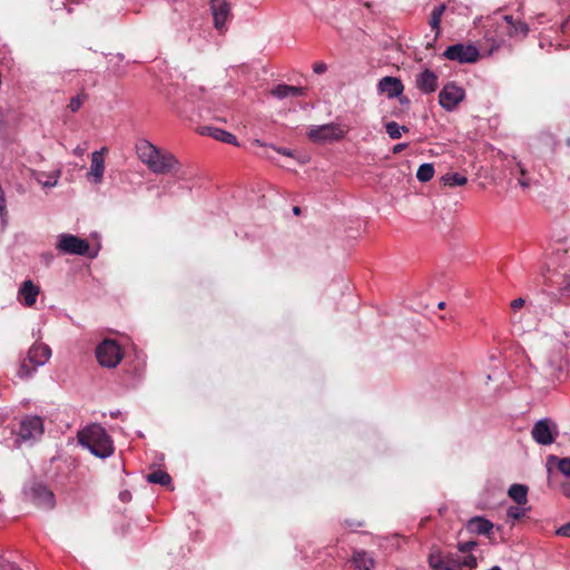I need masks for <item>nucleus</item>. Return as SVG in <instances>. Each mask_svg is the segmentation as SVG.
Instances as JSON below:
<instances>
[{"label":"nucleus","instance_id":"nucleus-20","mask_svg":"<svg viewBox=\"0 0 570 570\" xmlns=\"http://www.w3.org/2000/svg\"><path fill=\"white\" fill-rule=\"evenodd\" d=\"M492 529L493 523L482 517H474L466 523V530L474 534H489Z\"/></svg>","mask_w":570,"mask_h":570},{"label":"nucleus","instance_id":"nucleus-16","mask_svg":"<svg viewBox=\"0 0 570 570\" xmlns=\"http://www.w3.org/2000/svg\"><path fill=\"white\" fill-rule=\"evenodd\" d=\"M439 78L436 73L430 69H425L415 77V85L423 94H432L439 87Z\"/></svg>","mask_w":570,"mask_h":570},{"label":"nucleus","instance_id":"nucleus-39","mask_svg":"<svg viewBox=\"0 0 570 570\" xmlns=\"http://www.w3.org/2000/svg\"><path fill=\"white\" fill-rule=\"evenodd\" d=\"M407 147V144L405 142H402V144H397L393 147V154H400L402 153L405 148Z\"/></svg>","mask_w":570,"mask_h":570},{"label":"nucleus","instance_id":"nucleus-29","mask_svg":"<svg viewBox=\"0 0 570 570\" xmlns=\"http://www.w3.org/2000/svg\"><path fill=\"white\" fill-rule=\"evenodd\" d=\"M385 129L387 135L392 139H399L402 136V132H407L409 128L406 126H400L395 121H390L385 125Z\"/></svg>","mask_w":570,"mask_h":570},{"label":"nucleus","instance_id":"nucleus-38","mask_svg":"<svg viewBox=\"0 0 570 570\" xmlns=\"http://www.w3.org/2000/svg\"><path fill=\"white\" fill-rule=\"evenodd\" d=\"M561 491L567 498H570V481L561 483Z\"/></svg>","mask_w":570,"mask_h":570},{"label":"nucleus","instance_id":"nucleus-36","mask_svg":"<svg viewBox=\"0 0 570 570\" xmlns=\"http://www.w3.org/2000/svg\"><path fill=\"white\" fill-rule=\"evenodd\" d=\"M524 303H525V302H524V299H523V298H521V297H519V298L513 299V301L511 302L510 306H511V308H512L513 311H518V309H520L521 307H523Z\"/></svg>","mask_w":570,"mask_h":570},{"label":"nucleus","instance_id":"nucleus-32","mask_svg":"<svg viewBox=\"0 0 570 570\" xmlns=\"http://www.w3.org/2000/svg\"><path fill=\"white\" fill-rule=\"evenodd\" d=\"M560 293L562 296L570 298V275H564L560 284Z\"/></svg>","mask_w":570,"mask_h":570},{"label":"nucleus","instance_id":"nucleus-11","mask_svg":"<svg viewBox=\"0 0 570 570\" xmlns=\"http://www.w3.org/2000/svg\"><path fill=\"white\" fill-rule=\"evenodd\" d=\"M465 91L454 82L446 83L439 94L440 105L448 111H452L464 99Z\"/></svg>","mask_w":570,"mask_h":570},{"label":"nucleus","instance_id":"nucleus-2","mask_svg":"<svg viewBox=\"0 0 570 570\" xmlns=\"http://www.w3.org/2000/svg\"><path fill=\"white\" fill-rule=\"evenodd\" d=\"M79 443L94 455L105 459L112 454L114 446L110 436L99 424L87 426L78 434Z\"/></svg>","mask_w":570,"mask_h":570},{"label":"nucleus","instance_id":"nucleus-22","mask_svg":"<svg viewBox=\"0 0 570 570\" xmlns=\"http://www.w3.org/2000/svg\"><path fill=\"white\" fill-rule=\"evenodd\" d=\"M553 464H556L560 473L570 478V456L559 458L553 454L549 455L547 459V470L549 475L551 474Z\"/></svg>","mask_w":570,"mask_h":570},{"label":"nucleus","instance_id":"nucleus-35","mask_svg":"<svg viewBox=\"0 0 570 570\" xmlns=\"http://www.w3.org/2000/svg\"><path fill=\"white\" fill-rule=\"evenodd\" d=\"M313 70L315 73H324L327 70V66L324 62H316L313 66Z\"/></svg>","mask_w":570,"mask_h":570},{"label":"nucleus","instance_id":"nucleus-43","mask_svg":"<svg viewBox=\"0 0 570 570\" xmlns=\"http://www.w3.org/2000/svg\"><path fill=\"white\" fill-rule=\"evenodd\" d=\"M253 144L257 146H264V144L259 139L254 140Z\"/></svg>","mask_w":570,"mask_h":570},{"label":"nucleus","instance_id":"nucleus-23","mask_svg":"<svg viewBox=\"0 0 570 570\" xmlns=\"http://www.w3.org/2000/svg\"><path fill=\"white\" fill-rule=\"evenodd\" d=\"M304 91H305V89L302 87H295V86H289V85H285V83H279L275 88L272 89L271 94L278 99H284L289 96H292V97L303 96Z\"/></svg>","mask_w":570,"mask_h":570},{"label":"nucleus","instance_id":"nucleus-34","mask_svg":"<svg viewBox=\"0 0 570 570\" xmlns=\"http://www.w3.org/2000/svg\"><path fill=\"white\" fill-rule=\"evenodd\" d=\"M518 169H519V173L521 175V178L519 179V184L522 186V187H529L530 186V183L528 179L524 178L525 176V169L524 167L519 163L518 165Z\"/></svg>","mask_w":570,"mask_h":570},{"label":"nucleus","instance_id":"nucleus-19","mask_svg":"<svg viewBox=\"0 0 570 570\" xmlns=\"http://www.w3.org/2000/svg\"><path fill=\"white\" fill-rule=\"evenodd\" d=\"M352 562L356 570H373L375 567L374 558L364 550L354 551Z\"/></svg>","mask_w":570,"mask_h":570},{"label":"nucleus","instance_id":"nucleus-10","mask_svg":"<svg viewBox=\"0 0 570 570\" xmlns=\"http://www.w3.org/2000/svg\"><path fill=\"white\" fill-rule=\"evenodd\" d=\"M344 135L345 130L335 124L311 127L307 131L308 138L314 142L338 140Z\"/></svg>","mask_w":570,"mask_h":570},{"label":"nucleus","instance_id":"nucleus-21","mask_svg":"<svg viewBox=\"0 0 570 570\" xmlns=\"http://www.w3.org/2000/svg\"><path fill=\"white\" fill-rule=\"evenodd\" d=\"M200 134L208 135L214 139L226 144L237 145V139L233 134L216 127H203Z\"/></svg>","mask_w":570,"mask_h":570},{"label":"nucleus","instance_id":"nucleus-4","mask_svg":"<svg viewBox=\"0 0 570 570\" xmlns=\"http://www.w3.org/2000/svg\"><path fill=\"white\" fill-rule=\"evenodd\" d=\"M51 356V348L47 344H33L28 353L27 357L22 358L18 370V376L21 380L31 377L37 368L46 364Z\"/></svg>","mask_w":570,"mask_h":570},{"label":"nucleus","instance_id":"nucleus-13","mask_svg":"<svg viewBox=\"0 0 570 570\" xmlns=\"http://www.w3.org/2000/svg\"><path fill=\"white\" fill-rule=\"evenodd\" d=\"M28 495L37 507L43 509H52L55 507L52 491L42 483H33L28 491Z\"/></svg>","mask_w":570,"mask_h":570},{"label":"nucleus","instance_id":"nucleus-24","mask_svg":"<svg viewBox=\"0 0 570 570\" xmlns=\"http://www.w3.org/2000/svg\"><path fill=\"white\" fill-rule=\"evenodd\" d=\"M509 497L518 504L524 505L528 502V487L523 484H512L508 491Z\"/></svg>","mask_w":570,"mask_h":570},{"label":"nucleus","instance_id":"nucleus-7","mask_svg":"<svg viewBox=\"0 0 570 570\" xmlns=\"http://www.w3.org/2000/svg\"><path fill=\"white\" fill-rule=\"evenodd\" d=\"M56 248L62 254L83 256L88 253L90 246L87 239L72 234H60Z\"/></svg>","mask_w":570,"mask_h":570},{"label":"nucleus","instance_id":"nucleus-8","mask_svg":"<svg viewBox=\"0 0 570 570\" xmlns=\"http://www.w3.org/2000/svg\"><path fill=\"white\" fill-rule=\"evenodd\" d=\"M532 439L541 445H550L558 436V426L549 419L539 420L532 428Z\"/></svg>","mask_w":570,"mask_h":570},{"label":"nucleus","instance_id":"nucleus-26","mask_svg":"<svg viewBox=\"0 0 570 570\" xmlns=\"http://www.w3.org/2000/svg\"><path fill=\"white\" fill-rule=\"evenodd\" d=\"M445 9H446L445 4L441 3V4L436 6L431 12L430 26H431L432 30L436 31V35L440 32L441 19H442V16H443Z\"/></svg>","mask_w":570,"mask_h":570},{"label":"nucleus","instance_id":"nucleus-30","mask_svg":"<svg viewBox=\"0 0 570 570\" xmlns=\"http://www.w3.org/2000/svg\"><path fill=\"white\" fill-rule=\"evenodd\" d=\"M88 99V95L85 91L79 92L77 96L72 97L70 99V102L68 105V108L72 112H77L82 104Z\"/></svg>","mask_w":570,"mask_h":570},{"label":"nucleus","instance_id":"nucleus-42","mask_svg":"<svg viewBox=\"0 0 570 570\" xmlns=\"http://www.w3.org/2000/svg\"><path fill=\"white\" fill-rule=\"evenodd\" d=\"M293 213H294V215H296V216L301 215V213H302L301 207H298V206H294V207H293Z\"/></svg>","mask_w":570,"mask_h":570},{"label":"nucleus","instance_id":"nucleus-33","mask_svg":"<svg viewBox=\"0 0 570 570\" xmlns=\"http://www.w3.org/2000/svg\"><path fill=\"white\" fill-rule=\"evenodd\" d=\"M476 546V542L474 541H468L464 543L459 544V552L461 553H469L474 547Z\"/></svg>","mask_w":570,"mask_h":570},{"label":"nucleus","instance_id":"nucleus-1","mask_svg":"<svg viewBox=\"0 0 570 570\" xmlns=\"http://www.w3.org/2000/svg\"><path fill=\"white\" fill-rule=\"evenodd\" d=\"M137 154L141 161L155 174H168L178 165L176 157L163 151L147 140L137 145Z\"/></svg>","mask_w":570,"mask_h":570},{"label":"nucleus","instance_id":"nucleus-37","mask_svg":"<svg viewBox=\"0 0 570 570\" xmlns=\"http://www.w3.org/2000/svg\"><path fill=\"white\" fill-rule=\"evenodd\" d=\"M558 535L570 537V522L557 530Z\"/></svg>","mask_w":570,"mask_h":570},{"label":"nucleus","instance_id":"nucleus-25","mask_svg":"<svg viewBox=\"0 0 570 570\" xmlns=\"http://www.w3.org/2000/svg\"><path fill=\"white\" fill-rule=\"evenodd\" d=\"M147 481L149 483L169 487L171 483V476L163 470H156V471L147 474Z\"/></svg>","mask_w":570,"mask_h":570},{"label":"nucleus","instance_id":"nucleus-44","mask_svg":"<svg viewBox=\"0 0 570 570\" xmlns=\"http://www.w3.org/2000/svg\"><path fill=\"white\" fill-rule=\"evenodd\" d=\"M444 306H445V303H444V302H441V303H439V305H438V307H439L440 309H443V308H444Z\"/></svg>","mask_w":570,"mask_h":570},{"label":"nucleus","instance_id":"nucleus-41","mask_svg":"<svg viewBox=\"0 0 570 570\" xmlns=\"http://www.w3.org/2000/svg\"><path fill=\"white\" fill-rule=\"evenodd\" d=\"M73 154L77 155V156H82L83 155V149L80 148V147H77L75 150H73Z\"/></svg>","mask_w":570,"mask_h":570},{"label":"nucleus","instance_id":"nucleus-18","mask_svg":"<svg viewBox=\"0 0 570 570\" xmlns=\"http://www.w3.org/2000/svg\"><path fill=\"white\" fill-rule=\"evenodd\" d=\"M379 89L390 98H395L403 92L402 81L394 77H384L379 82Z\"/></svg>","mask_w":570,"mask_h":570},{"label":"nucleus","instance_id":"nucleus-14","mask_svg":"<svg viewBox=\"0 0 570 570\" xmlns=\"http://www.w3.org/2000/svg\"><path fill=\"white\" fill-rule=\"evenodd\" d=\"M209 2L214 18V26L217 30L223 31L225 23L230 16V4L227 0H209Z\"/></svg>","mask_w":570,"mask_h":570},{"label":"nucleus","instance_id":"nucleus-12","mask_svg":"<svg viewBox=\"0 0 570 570\" xmlns=\"http://www.w3.org/2000/svg\"><path fill=\"white\" fill-rule=\"evenodd\" d=\"M45 432L43 421L40 416H26L20 422L19 436L23 441H37Z\"/></svg>","mask_w":570,"mask_h":570},{"label":"nucleus","instance_id":"nucleus-15","mask_svg":"<svg viewBox=\"0 0 570 570\" xmlns=\"http://www.w3.org/2000/svg\"><path fill=\"white\" fill-rule=\"evenodd\" d=\"M39 294L40 287L36 285L31 279H26L22 282L18 291L17 299L23 306L32 307L36 304Z\"/></svg>","mask_w":570,"mask_h":570},{"label":"nucleus","instance_id":"nucleus-27","mask_svg":"<svg viewBox=\"0 0 570 570\" xmlns=\"http://www.w3.org/2000/svg\"><path fill=\"white\" fill-rule=\"evenodd\" d=\"M444 185L446 186H463L466 184L468 179L465 176L459 173H449L442 177Z\"/></svg>","mask_w":570,"mask_h":570},{"label":"nucleus","instance_id":"nucleus-5","mask_svg":"<svg viewBox=\"0 0 570 570\" xmlns=\"http://www.w3.org/2000/svg\"><path fill=\"white\" fill-rule=\"evenodd\" d=\"M476 564V558L473 554L449 553L443 557H430V566L433 570H473Z\"/></svg>","mask_w":570,"mask_h":570},{"label":"nucleus","instance_id":"nucleus-28","mask_svg":"<svg viewBox=\"0 0 570 570\" xmlns=\"http://www.w3.org/2000/svg\"><path fill=\"white\" fill-rule=\"evenodd\" d=\"M434 176V167L432 164H423L419 167L416 171V178L426 183L430 181Z\"/></svg>","mask_w":570,"mask_h":570},{"label":"nucleus","instance_id":"nucleus-17","mask_svg":"<svg viewBox=\"0 0 570 570\" xmlns=\"http://www.w3.org/2000/svg\"><path fill=\"white\" fill-rule=\"evenodd\" d=\"M107 151L108 149L102 147L101 150L92 153L91 166L88 175L94 177L95 183H100L102 179L105 171L104 154Z\"/></svg>","mask_w":570,"mask_h":570},{"label":"nucleus","instance_id":"nucleus-3","mask_svg":"<svg viewBox=\"0 0 570 570\" xmlns=\"http://www.w3.org/2000/svg\"><path fill=\"white\" fill-rule=\"evenodd\" d=\"M491 21V27H497V35L495 37H490V39L498 43L503 42L507 37L523 39L529 32V27L524 21L515 19L510 14L495 12Z\"/></svg>","mask_w":570,"mask_h":570},{"label":"nucleus","instance_id":"nucleus-6","mask_svg":"<svg viewBox=\"0 0 570 570\" xmlns=\"http://www.w3.org/2000/svg\"><path fill=\"white\" fill-rule=\"evenodd\" d=\"M120 346L112 340L102 341L96 348V357L100 365L115 367L122 358Z\"/></svg>","mask_w":570,"mask_h":570},{"label":"nucleus","instance_id":"nucleus-31","mask_svg":"<svg viewBox=\"0 0 570 570\" xmlns=\"http://www.w3.org/2000/svg\"><path fill=\"white\" fill-rule=\"evenodd\" d=\"M527 513V509L522 508V505L519 507H510L508 509V517L513 520H520L522 519Z\"/></svg>","mask_w":570,"mask_h":570},{"label":"nucleus","instance_id":"nucleus-40","mask_svg":"<svg viewBox=\"0 0 570 570\" xmlns=\"http://www.w3.org/2000/svg\"><path fill=\"white\" fill-rule=\"evenodd\" d=\"M274 149L279 153V154H283V155H286V156H292V151L288 150V149H285V148H275Z\"/></svg>","mask_w":570,"mask_h":570},{"label":"nucleus","instance_id":"nucleus-9","mask_svg":"<svg viewBox=\"0 0 570 570\" xmlns=\"http://www.w3.org/2000/svg\"><path fill=\"white\" fill-rule=\"evenodd\" d=\"M443 56L460 63H472L479 59V51L474 46L456 43L449 46Z\"/></svg>","mask_w":570,"mask_h":570}]
</instances>
